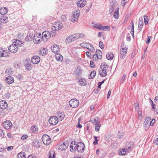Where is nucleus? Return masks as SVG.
Masks as SVG:
<instances>
[{
	"mask_svg": "<svg viewBox=\"0 0 158 158\" xmlns=\"http://www.w3.org/2000/svg\"><path fill=\"white\" fill-rule=\"evenodd\" d=\"M99 46L100 47V48L102 49L104 48V46L103 43L101 41H100L99 42Z\"/></svg>",
	"mask_w": 158,
	"mask_h": 158,
	"instance_id": "de8ad7c7",
	"label": "nucleus"
},
{
	"mask_svg": "<svg viewBox=\"0 0 158 158\" xmlns=\"http://www.w3.org/2000/svg\"><path fill=\"white\" fill-rule=\"evenodd\" d=\"M32 144L33 146H38L39 147L40 146V143L38 140H34L32 142Z\"/></svg>",
	"mask_w": 158,
	"mask_h": 158,
	"instance_id": "72a5a7b5",
	"label": "nucleus"
},
{
	"mask_svg": "<svg viewBox=\"0 0 158 158\" xmlns=\"http://www.w3.org/2000/svg\"><path fill=\"white\" fill-rule=\"evenodd\" d=\"M82 71V70L81 69H79L77 72V73H76L77 76H79L81 73Z\"/></svg>",
	"mask_w": 158,
	"mask_h": 158,
	"instance_id": "4d7b16f0",
	"label": "nucleus"
},
{
	"mask_svg": "<svg viewBox=\"0 0 158 158\" xmlns=\"http://www.w3.org/2000/svg\"><path fill=\"white\" fill-rule=\"evenodd\" d=\"M96 74V72L94 71H92L89 76V79H93L94 77Z\"/></svg>",
	"mask_w": 158,
	"mask_h": 158,
	"instance_id": "58836bf2",
	"label": "nucleus"
},
{
	"mask_svg": "<svg viewBox=\"0 0 158 158\" xmlns=\"http://www.w3.org/2000/svg\"><path fill=\"white\" fill-rule=\"evenodd\" d=\"M131 151L130 150V147H129L128 148H123L121 149V150H119V154L120 155H124L126 154V153H128Z\"/></svg>",
	"mask_w": 158,
	"mask_h": 158,
	"instance_id": "4468645a",
	"label": "nucleus"
},
{
	"mask_svg": "<svg viewBox=\"0 0 158 158\" xmlns=\"http://www.w3.org/2000/svg\"><path fill=\"white\" fill-rule=\"evenodd\" d=\"M13 149V147L10 146L8 147L7 148V150L8 151H11Z\"/></svg>",
	"mask_w": 158,
	"mask_h": 158,
	"instance_id": "69168bd1",
	"label": "nucleus"
},
{
	"mask_svg": "<svg viewBox=\"0 0 158 158\" xmlns=\"http://www.w3.org/2000/svg\"><path fill=\"white\" fill-rule=\"evenodd\" d=\"M61 20L62 21H64L66 19V16L65 15H62L61 17Z\"/></svg>",
	"mask_w": 158,
	"mask_h": 158,
	"instance_id": "e2e57ef3",
	"label": "nucleus"
},
{
	"mask_svg": "<svg viewBox=\"0 0 158 158\" xmlns=\"http://www.w3.org/2000/svg\"><path fill=\"white\" fill-rule=\"evenodd\" d=\"M96 55H94L93 59H94V57H97L98 59H101L102 58V52L100 50H96Z\"/></svg>",
	"mask_w": 158,
	"mask_h": 158,
	"instance_id": "6ab92c4d",
	"label": "nucleus"
},
{
	"mask_svg": "<svg viewBox=\"0 0 158 158\" xmlns=\"http://www.w3.org/2000/svg\"><path fill=\"white\" fill-rule=\"evenodd\" d=\"M24 66L26 70L27 71H30L31 69L32 65L29 60H25V62L24 64Z\"/></svg>",
	"mask_w": 158,
	"mask_h": 158,
	"instance_id": "9b49d317",
	"label": "nucleus"
},
{
	"mask_svg": "<svg viewBox=\"0 0 158 158\" xmlns=\"http://www.w3.org/2000/svg\"><path fill=\"white\" fill-rule=\"evenodd\" d=\"M18 50H3L2 52L0 51V57H7L10 52L15 53L17 52Z\"/></svg>",
	"mask_w": 158,
	"mask_h": 158,
	"instance_id": "7ed1b4c3",
	"label": "nucleus"
},
{
	"mask_svg": "<svg viewBox=\"0 0 158 158\" xmlns=\"http://www.w3.org/2000/svg\"><path fill=\"white\" fill-rule=\"evenodd\" d=\"M69 103L70 106L72 108H76L79 105V102L75 99L71 100Z\"/></svg>",
	"mask_w": 158,
	"mask_h": 158,
	"instance_id": "6e6552de",
	"label": "nucleus"
},
{
	"mask_svg": "<svg viewBox=\"0 0 158 158\" xmlns=\"http://www.w3.org/2000/svg\"><path fill=\"white\" fill-rule=\"evenodd\" d=\"M17 157L18 158H26V157L25 153L21 152L18 154Z\"/></svg>",
	"mask_w": 158,
	"mask_h": 158,
	"instance_id": "c756f323",
	"label": "nucleus"
},
{
	"mask_svg": "<svg viewBox=\"0 0 158 158\" xmlns=\"http://www.w3.org/2000/svg\"><path fill=\"white\" fill-rule=\"evenodd\" d=\"M82 48H87V49H94V48L90 44L83 43L80 44Z\"/></svg>",
	"mask_w": 158,
	"mask_h": 158,
	"instance_id": "9d476101",
	"label": "nucleus"
},
{
	"mask_svg": "<svg viewBox=\"0 0 158 158\" xmlns=\"http://www.w3.org/2000/svg\"><path fill=\"white\" fill-rule=\"evenodd\" d=\"M42 40V36L41 33L36 34L34 35L33 38V41L34 43L35 44L40 43Z\"/></svg>",
	"mask_w": 158,
	"mask_h": 158,
	"instance_id": "0eeeda50",
	"label": "nucleus"
},
{
	"mask_svg": "<svg viewBox=\"0 0 158 158\" xmlns=\"http://www.w3.org/2000/svg\"><path fill=\"white\" fill-rule=\"evenodd\" d=\"M56 32L51 31V32L46 31H44L41 35L42 40L44 42H46L48 40H49L51 37H53L56 35Z\"/></svg>",
	"mask_w": 158,
	"mask_h": 158,
	"instance_id": "f257e3e1",
	"label": "nucleus"
},
{
	"mask_svg": "<svg viewBox=\"0 0 158 158\" xmlns=\"http://www.w3.org/2000/svg\"><path fill=\"white\" fill-rule=\"evenodd\" d=\"M73 35H71L68 36L66 39L65 41L66 43H69L72 42H73L74 41L73 39Z\"/></svg>",
	"mask_w": 158,
	"mask_h": 158,
	"instance_id": "412c9836",
	"label": "nucleus"
},
{
	"mask_svg": "<svg viewBox=\"0 0 158 158\" xmlns=\"http://www.w3.org/2000/svg\"><path fill=\"white\" fill-rule=\"evenodd\" d=\"M57 116L58 117V119L59 120L61 121L64 119L65 115L63 112H58L57 113Z\"/></svg>",
	"mask_w": 158,
	"mask_h": 158,
	"instance_id": "393cba45",
	"label": "nucleus"
},
{
	"mask_svg": "<svg viewBox=\"0 0 158 158\" xmlns=\"http://www.w3.org/2000/svg\"><path fill=\"white\" fill-rule=\"evenodd\" d=\"M82 0V6H83V7L85 5L86 1L85 0Z\"/></svg>",
	"mask_w": 158,
	"mask_h": 158,
	"instance_id": "338daca9",
	"label": "nucleus"
},
{
	"mask_svg": "<svg viewBox=\"0 0 158 158\" xmlns=\"http://www.w3.org/2000/svg\"><path fill=\"white\" fill-rule=\"evenodd\" d=\"M31 129L32 132H36L38 130L37 127L36 126H32L31 127Z\"/></svg>",
	"mask_w": 158,
	"mask_h": 158,
	"instance_id": "37998d69",
	"label": "nucleus"
},
{
	"mask_svg": "<svg viewBox=\"0 0 158 158\" xmlns=\"http://www.w3.org/2000/svg\"><path fill=\"white\" fill-rule=\"evenodd\" d=\"M42 139L44 143L46 145H49L51 141L50 137L46 135H44L42 137Z\"/></svg>",
	"mask_w": 158,
	"mask_h": 158,
	"instance_id": "423d86ee",
	"label": "nucleus"
},
{
	"mask_svg": "<svg viewBox=\"0 0 158 158\" xmlns=\"http://www.w3.org/2000/svg\"><path fill=\"white\" fill-rule=\"evenodd\" d=\"M98 121H99L98 117H96L94 119V120L93 121L92 123H96V122H97Z\"/></svg>",
	"mask_w": 158,
	"mask_h": 158,
	"instance_id": "bf43d9fd",
	"label": "nucleus"
},
{
	"mask_svg": "<svg viewBox=\"0 0 158 158\" xmlns=\"http://www.w3.org/2000/svg\"><path fill=\"white\" fill-rule=\"evenodd\" d=\"M82 0V6H83V7L85 5L86 1L85 0Z\"/></svg>",
	"mask_w": 158,
	"mask_h": 158,
	"instance_id": "774afa93",
	"label": "nucleus"
},
{
	"mask_svg": "<svg viewBox=\"0 0 158 158\" xmlns=\"http://www.w3.org/2000/svg\"><path fill=\"white\" fill-rule=\"evenodd\" d=\"M8 11V9L6 7H3L0 8V14L1 15L5 14Z\"/></svg>",
	"mask_w": 158,
	"mask_h": 158,
	"instance_id": "b1692460",
	"label": "nucleus"
},
{
	"mask_svg": "<svg viewBox=\"0 0 158 158\" xmlns=\"http://www.w3.org/2000/svg\"><path fill=\"white\" fill-rule=\"evenodd\" d=\"M82 0H80L79 1L77 2V6L79 7H83V6H82Z\"/></svg>",
	"mask_w": 158,
	"mask_h": 158,
	"instance_id": "09e8293b",
	"label": "nucleus"
},
{
	"mask_svg": "<svg viewBox=\"0 0 158 158\" xmlns=\"http://www.w3.org/2000/svg\"><path fill=\"white\" fill-rule=\"evenodd\" d=\"M32 40V39L31 37H30V36L29 37L28 35H27L25 39V40L26 41H31Z\"/></svg>",
	"mask_w": 158,
	"mask_h": 158,
	"instance_id": "603ef678",
	"label": "nucleus"
},
{
	"mask_svg": "<svg viewBox=\"0 0 158 158\" xmlns=\"http://www.w3.org/2000/svg\"><path fill=\"white\" fill-rule=\"evenodd\" d=\"M6 81L8 84H12L14 81V78L11 76H8L6 78Z\"/></svg>",
	"mask_w": 158,
	"mask_h": 158,
	"instance_id": "4be33fe9",
	"label": "nucleus"
},
{
	"mask_svg": "<svg viewBox=\"0 0 158 158\" xmlns=\"http://www.w3.org/2000/svg\"><path fill=\"white\" fill-rule=\"evenodd\" d=\"M139 26H138L139 28V29H141L142 28V27L143 26V22H139Z\"/></svg>",
	"mask_w": 158,
	"mask_h": 158,
	"instance_id": "13d9d810",
	"label": "nucleus"
},
{
	"mask_svg": "<svg viewBox=\"0 0 158 158\" xmlns=\"http://www.w3.org/2000/svg\"><path fill=\"white\" fill-rule=\"evenodd\" d=\"M119 8H117V10H115L114 14V18L117 19L118 18L119 14L118 12Z\"/></svg>",
	"mask_w": 158,
	"mask_h": 158,
	"instance_id": "7c9ffc66",
	"label": "nucleus"
},
{
	"mask_svg": "<svg viewBox=\"0 0 158 158\" xmlns=\"http://www.w3.org/2000/svg\"><path fill=\"white\" fill-rule=\"evenodd\" d=\"M48 121L51 125H55L58 123V118L56 116H52L49 118Z\"/></svg>",
	"mask_w": 158,
	"mask_h": 158,
	"instance_id": "39448f33",
	"label": "nucleus"
},
{
	"mask_svg": "<svg viewBox=\"0 0 158 158\" xmlns=\"http://www.w3.org/2000/svg\"><path fill=\"white\" fill-rule=\"evenodd\" d=\"M109 65L108 64H106L105 62H103L100 65V68L104 69H106L108 68Z\"/></svg>",
	"mask_w": 158,
	"mask_h": 158,
	"instance_id": "ea45409f",
	"label": "nucleus"
},
{
	"mask_svg": "<svg viewBox=\"0 0 158 158\" xmlns=\"http://www.w3.org/2000/svg\"><path fill=\"white\" fill-rule=\"evenodd\" d=\"M77 151L78 152H83L85 148V146L83 143L78 142L77 144Z\"/></svg>",
	"mask_w": 158,
	"mask_h": 158,
	"instance_id": "1a4fd4ad",
	"label": "nucleus"
},
{
	"mask_svg": "<svg viewBox=\"0 0 158 158\" xmlns=\"http://www.w3.org/2000/svg\"><path fill=\"white\" fill-rule=\"evenodd\" d=\"M90 66L91 68H94V64L93 61H90Z\"/></svg>",
	"mask_w": 158,
	"mask_h": 158,
	"instance_id": "6e6d98bb",
	"label": "nucleus"
},
{
	"mask_svg": "<svg viewBox=\"0 0 158 158\" xmlns=\"http://www.w3.org/2000/svg\"><path fill=\"white\" fill-rule=\"evenodd\" d=\"M73 35V38H74L73 39L74 40L84 37L85 36V34L82 33L74 34Z\"/></svg>",
	"mask_w": 158,
	"mask_h": 158,
	"instance_id": "2eb2a0df",
	"label": "nucleus"
},
{
	"mask_svg": "<svg viewBox=\"0 0 158 158\" xmlns=\"http://www.w3.org/2000/svg\"><path fill=\"white\" fill-rule=\"evenodd\" d=\"M79 84L81 86H85L86 85L87 81L84 79H81L79 81Z\"/></svg>",
	"mask_w": 158,
	"mask_h": 158,
	"instance_id": "a878e982",
	"label": "nucleus"
},
{
	"mask_svg": "<svg viewBox=\"0 0 158 158\" xmlns=\"http://www.w3.org/2000/svg\"><path fill=\"white\" fill-rule=\"evenodd\" d=\"M79 16V15L78 13L73 14L70 17L71 21L73 22H75L77 20Z\"/></svg>",
	"mask_w": 158,
	"mask_h": 158,
	"instance_id": "a211bd4d",
	"label": "nucleus"
},
{
	"mask_svg": "<svg viewBox=\"0 0 158 158\" xmlns=\"http://www.w3.org/2000/svg\"><path fill=\"white\" fill-rule=\"evenodd\" d=\"M99 69V74L102 77H105L107 75V72L106 69L102 68H100Z\"/></svg>",
	"mask_w": 158,
	"mask_h": 158,
	"instance_id": "aec40b11",
	"label": "nucleus"
},
{
	"mask_svg": "<svg viewBox=\"0 0 158 158\" xmlns=\"http://www.w3.org/2000/svg\"><path fill=\"white\" fill-rule=\"evenodd\" d=\"M55 56L57 60L61 61L63 60V57L60 54L57 53Z\"/></svg>",
	"mask_w": 158,
	"mask_h": 158,
	"instance_id": "bb28decb",
	"label": "nucleus"
},
{
	"mask_svg": "<svg viewBox=\"0 0 158 158\" xmlns=\"http://www.w3.org/2000/svg\"><path fill=\"white\" fill-rule=\"evenodd\" d=\"M135 109L139 110V104L138 102H136L135 105Z\"/></svg>",
	"mask_w": 158,
	"mask_h": 158,
	"instance_id": "864d4df0",
	"label": "nucleus"
},
{
	"mask_svg": "<svg viewBox=\"0 0 158 158\" xmlns=\"http://www.w3.org/2000/svg\"><path fill=\"white\" fill-rule=\"evenodd\" d=\"M151 120V119L150 117L147 118L144 122V125H146L149 123Z\"/></svg>",
	"mask_w": 158,
	"mask_h": 158,
	"instance_id": "a19ab883",
	"label": "nucleus"
},
{
	"mask_svg": "<svg viewBox=\"0 0 158 158\" xmlns=\"http://www.w3.org/2000/svg\"><path fill=\"white\" fill-rule=\"evenodd\" d=\"M126 77V75L124 74L123 75V76L122 77L121 80V81L122 83H123L124 82V81L125 80Z\"/></svg>",
	"mask_w": 158,
	"mask_h": 158,
	"instance_id": "3c124183",
	"label": "nucleus"
},
{
	"mask_svg": "<svg viewBox=\"0 0 158 158\" xmlns=\"http://www.w3.org/2000/svg\"><path fill=\"white\" fill-rule=\"evenodd\" d=\"M94 138L95 139V141L93 142V144L94 145H96L98 143V141L99 140L98 139V137L94 136Z\"/></svg>",
	"mask_w": 158,
	"mask_h": 158,
	"instance_id": "49530a36",
	"label": "nucleus"
},
{
	"mask_svg": "<svg viewBox=\"0 0 158 158\" xmlns=\"http://www.w3.org/2000/svg\"><path fill=\"white\" fill-rule=\"evenodd\" d=\"M101 26H102V25L101 24H100L99 25H98L95 24L94 25V27L95 28H97L99 30H102V29L101 27Z\"/></svg>",
	"mask_w": 158,
	"mask_h": 158,
	"instance_id": "a18cd8bd",
	"label": "nucleus"
},
{
	"mask_svg": "<svg viewBox=\"0 0 158 158\" xmlns=\"http://www.w3.org/2000/svg\"><path fill=\"white\" fill-rule=\"evenodd\" d=\"M110 5L111 6L110 9V12L111 14V13H112L113 12L114 10H117V8H118V7H117V4L115 2H114V3H113L112 4L111 3Z\"/></svg>",
	"mask_w": 158,
	"mask_h": 158,
	"instance_id": "dca6fc26",
	"label": "nucleus"
},
{
	"mask_svg": "<svg viewBox=\"0 0 158 158\" xmlns=\"http://www.w3.org/2000/svg\"><path fill=\"white\" fill-rule=\"evenodd\" d=\"M3 125L4 128L6 129H10L12 125L11 122L9 120L5 121Z\"/></svg>",
	"mask_w": 158,
	"mask_h": 158,
	"instance_id": "ddd939ff",
	"label": "nucleus"
},
{
	"mask_svg": "<svg viewBox=\"0 0 158 158\" xmlns=\"http://www.w3.org/2000/svg\"><path fill=\"white\" fill-rule=\"evenodd\" d=\"M99 121H98L97 122L95 123V130L96 131H98L100 127H101V125L99 124Z\"/></svg>",
	"mask_w": 158,
	"mask_h": 158,
	"instance_id": "f704fd0d",
	"label": "nucleus"
},
{
	"mask_svg": "<svg viewBox=\"0 0 158 158\" xmlns=\"http://www.w3.org/2000/svg\"><path fill=\"white\" fill-rule=\"evenodd\" d=\"M50 47L51 48V49H60V48L59 45L55 44H53L51 46H50Z\"/></svg>",
	"mask_w": 158,
	"mask_h": 158,
	"instance_id": "e433bc0d",
	"label": "nucleus"
},
{
	"mask_svg": "<svg viewBox=\"0 0 158 158\" xmlns=\"http://www.w3.org/2000/svg\"><path fill=\"white\" fill-rule=\"evenodd\" d=\"M7 106L8 104L6 101L3 100L0 101V108L2 109H5Z\"/></svg>",
	"mask_w": 158,
	"mask_h": 158,
	"instance_id": "f3484780",
	"label": "nucleus"
},
{
	"mask_svg": "<svg viewBox=\"0 0 158 158\" xmlns=\"http://www.w3.org/2000/svg\"><path fill=\"white\" fill-rule=\"evenodd\" d=\"M102 29L101 30H103L104 29L108 31H109L110 30V27L109 26H103L102 25L101 26Z\"/></svg>",
	"mask_w": 158,
	"mask_h": 158,
	"instance_id": "c03bdc74",
	"label": "nucleus"
},
{
	"mask_svg": "<svg viewBox=\"0 0 158 158\" xmlns=\"http://www.w3.org/2000/svg\"><path fill=\"white\" fill-rule=\"evenodd\" d=\"M22 41L17 39H14L12 44L9 47L8 49H15L19 48L18 47H21L23 45Z\"/></svg>",
	"mask_w": 158,
	"mask_h": 158,
	"instance_id": "f03ea898",
	"label": "nucleus"
},
{
	"mask_svg": "<svg viewBox=\"0 0 158 158\" xmlns=\"http://www.w3.org/2000/svg\"><path fill=\"white\" fill-rule=\"evenodd\" d=\"M111 91L110 90H109V91L108 92L107 96V99H108L109 98L110 94H111Z\"/></svg>",
	"mask_w": 158,
	"mask_h": 158,
	"instance_id": "0e129e2a",
	"label": "nucleus"
},
{
	"mask_svg": "<svg viewBox=\"0 0 158 158\" xmlns=\"http://www.w3.org/2000/svg\"><path fill=\"white\" fill-rule=\"evenodd\" d=\"M27 158H36V157L34 155L31 154L28 156Z\"/></svg>",
	"mask_w": 158,
	"mask_h": 158,
	"instance_id": "052dcab7",
	"label": "nucleus"
},
{
	"mask_svg": "<svg viewBox=\"0 0 158 158\" xmlns=\"http://www.w3.org/2000/svg\"><path fill=\"white\" fill-rule=\"evenodd\" d=\"M39 54L42 56H44L47 54L48 53V50H40Z\"/></svg>",
	"mask_w": 158,
	"mask_h": 158,
	"instance_id": "4c0bfd02",
	"label": "nucleus"
},
{
	"mask_svg": "<svg viewBox=\"0 0 158 158\" xmlns=\"http://www.w3.org/2000/svg\"><path fill=\"white\" fill-rule=\"evenodd\" d=\"M28 138V136L27 135H23L21 138L22 140H24Z\"/></svg>",
	"mask_w": 158,
	"mask_h": 158,
	"instance_id": "8fccbe9b",
	"label": "nucleus"
},
{
	"mask_svg": "<svg viewBox=\"0 0 158 158\" xmlns=\"http://www.w3.org/2000/svg\"><path fill=\"white\" fill-rule=\"evenodd\" d=\"M134 146V143L132 142H129L127 143L126 147L128 148L129 147H130V150L133 148Z\"/></svg>",
	"mask_w": 158,
	"mask_h": 158,
	"instance_id": "2f4dec72",
	"label": "nucleus"
},
{
	"mask_svg": "<svg viewBox=\"0 0 158 158\" xmlns=\"http://www.w3.org/2000/svg\"><path fill=\"white\" fill-rule=\"evenodd\" d=\"M144 19V23L145 25H147L148 22V17L146 15H144L143 16Z\"/></svg>",
	"mask_w": 158,
	"mask_h": 158,
	"instance_id": "79ce46f5",
	"label": "nucleus"
},
{
	"mask_svg": "<svg viewBox=\"0 0 158 158\" xmlns=\"http://www.w3.org/2000/svg\"><path fill=\"white\" fill-rule=\"evenodd\" d=\"M127 50H120V57L121 59H123L126 56Z\"/></svg>",
	"mask_w": 158,
	"mask_h": 158,
	"instance_id": "5701e85b",
	"label": "nucleus"
},
{
	"mask_svg": "<svg viewBox=\"0 0 158 158\" xmlns=\"http://www.w3.org/2000/svg\"><path fill=\"white\" fill-rule=\"evenodd\" d=\"M155 120L154 119H152V121H151L150 120L149 123L150 125L151 126H153L155 123Z\"/></svg>",
	"mask_w": 158,
	"mask_h": 158,
	"instance_id": "5fc2aeb1",
	"label": "nucleus"
},
{
	"mask_svg": "<svg viewBox=\"0 0 158 158\" xmlns=\"http://www.w3.org/2000/svg\"><path fill=\"white\" fill-rule=\"evenodd\" d=\"M40 61V58L37 56H34L31 59V62L34 64H38Z\"/></svg>",
	"mask_w": 158,
	"mask_h": 158,
	"instance_id": "f8f14e48",
	"label": "nucleus"
},
{
	"mask_svg": "<svg viewBox=\"0 0 158 158\" xmlns=\"http://www.w3.org/2000/svg\"><path fill=\"white\" fill-rule=\"evenodd\" d=\"M151 36H148L147 38V40L146 41V43L149 44L150 42Z\"/></svg>",
	"mask_w": 158,
	"mask_h": 158,
	"instance_id": "680f3d73",
	"label": "nucleus"
},
{
	"mask_svg": "<svg viewBox=\"0 0 158 158\" xmlns=\"http://www.w3.org/2000/svg\"><path fill=\"white\" fill-rule=\"evenodd\" d=\"M106 57L107 60H112L114 57L113 54L111 52H108L106 55Z\"/></svg>",
	"mask_w": 158,
	"mask_h": 158,
	"instance_id": "c85d7f7f",
	"label": "nucleus"
},
{
	"mask_svg": "<svg viewBox=\"0 0 158 158\" xmlns=\"http://www.w3.org/2000/svg\"><path fill=\"white\" fill-rule=\"evenodd\" d=\"M55 153L53 151H51L49 152L48 158H55Z\"/></svg>",
	"mask_w": 158,
	"mask_h": 158,
	"instance_id": "473e14b6",
	"label": "nucleus"
},
{
	"mask_svg": "<svg viewBox=\"0 0 158 158\" xmlns=\"http://www.w3.org/2000/svg\"><path fill=\"white\" fill-rule=\"evenodd\" d=\"M8 18L7 16H2L0 18V22L1 23H4L7 22Z\"/></svg>",
	"mask_w": 158,
	"mask_h": 158,
	"instance_id": "cd10ccee",
	"label": "nucleus"
},
{
	"mask_svg": "<svg viewBox=\"0 0 158 158\" xmlns=\"http://www.w3.org/2000/svg\"><path fill=\"white\" fill-rule=\"evenodd\" d=\"M52 28V32H55L60 29L63 27L62 24L59 22H56Z\"/></svg>",
	"mask_w": 158,
	"mask_h": 158,
	"instance_id": "20e7f679",
	"label": "nucleus"
},
{
	"mask_svg": "<svg viewBox=\"0 0 158 158\" xmlns=\"http://www.w3.org/2000/svg\"><path fill=\"white\" fill-rule=\"evenodd\" d=\"M14 67L16 69L19 68L21 66V63L17 61L15 62L14 64Z\"/></svg>",
	"mask_w": 158,
	"mask_h": 158,
	"instance_id": "c9c22d12",
	"label": "nucleus"
}]
</instances>
